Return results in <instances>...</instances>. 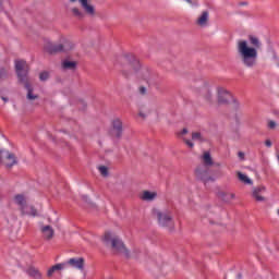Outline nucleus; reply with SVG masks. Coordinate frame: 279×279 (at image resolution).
<instances>
[{
    "mask_svg": "<svg viewBox=\"0 0 279 279\" xmlns=\"http://www.w3.org/2000/svg\"><path fill=\"white\" fill-rule=\"evenodd\" d=\"M248 43L244 39L239 40L236 50L245 66H255L258 60V49L263 47V43H260V39L254 35L248 36Z\"/></svg>",
    "mask_w": 279,
    "mask_h": 279,
    "instance_id": "nucleus-1",
    "label": "nucleus"
},
{
    "mask_svg": "<svg viewBox=\"0 0 279 279\" xmlns=\"http://www.w3.org/2000/svg\"><path fill=\"white\" fill-rule=\"evenodd\" d=\"M75 49V44L64 35H60L58 43L53 44L51 39H44V50L50 56H56V53H69Z\"/></svg>",
    "mask_w": 279,
    "mask_h": 279,
    "instance_id": "nucleus-2",
    "label": "nucleus"
},
{
    "mask_svg": "<svg viewBox=\"0 0 279 279\" xmlns=\"http://www.w3.org/2000/svg\"><path fill=\"white\" fill-rule=\"evenodd\" d=\"M107 245L111 247L113 254H118L119 256H124L125 258H130V250L123 243V240L119 238L117 234L112 232H107L106 234Z\"/></svg>",
    "mask_w": 279,
    "mask_h": 279,
    "instance_id": "nucleus-3",
    "label": "nucleus"
},
{
    "mask_svg": "<svg viewBox=\"0 0 279 279\" xmlns=\"http://www.w3.org/2000/svg\"><path fill=\"white\" fill-rule=\"evenodd\" d=\"M154 217H156L158 225L166 230H173L175 228V221H173V214L168 209H154Z\"/></svg>",
    "mask_w": 279,
    "mask_h": 279,
    "instance_id": "nucleus-4",
    "label": "nucleus"
},
{
    "mask_svg": "<svg viewBox=\"0 0 279 279\" xmlns=\"http://www.w3.org/2000/svg\"><path fill=\"white\" fill-rule=\"evenodd\" d=\"M108 136L113 143H119V140L123 138V121L121 118H113L110 121Z\"/></svg>",
    "mask_w": 279,
    "mask_h": 279,
    "instance_id": "nucleus-5",
    "label": "nucleus"
},
{
    "mask_svg": "<svg viewBox=\"0 0 279 279\" xmlns=\"http://www.w3.org/2000/svg\"><path fill=\"white\" fill-rule=\"evenodd\" d=\"M121 62L126 69H131L133 71H142L145 69V65L141 62L138 58L134 54H124L121 57Z\"/></svg>",
    "mask_w": 279,
    "mask_h": 279,
    "instance_id": "nucleus-6",
    "label": "nucleus"
},
{
    "mask_svg": "<svg viewBox=\"0 0 279 279\" xmlns=\"http://www.w3.org/2000/svg\"><path fill=\"white\" fill-rule=\"evenodd\" d=\"M217 96H218V104L228 105L233 104L236 108L239 106V101L234 99V96L225 87H217Z\"/></svg>",
    "mask_w": 279,
    "mask_h": 279,
    "instance_id": "nucleus-7",
    "label": "nucleus"
},
{
    "mask_svg": "<svg viewBox=\"0 0 279 279\" xmlns=\"http://www.w3.org/2000/svg\"><path fill=\"white\" fill-rule=\"evenodd\" d=\"M65 267H72V269H77L78 271H84L86 267V259L84 257H72L64 263Z\"/></svg>",
    "mask_w": 279,
    "mask_h": 279,
    "instance_id": "nucleus-8",
    "label": "nucleus"
},
{
    "mask_svg": "<svg viewBox=\"0 0 279 279\" xmlns=\"http://www.w3.org/2000/svg\"><path fill=\"white\" fill-rule=\"evenodd\" d=\"M0 160L4 163L9 169L14 167L19 161L16 160V156L8 150L0 151Z\"/></svg>",
    "mask_w": 279,
    "mask_h": 279,
    "instance_id": "nucleus-9",
    "label": "nucleus"
},
{
    "mask_svg": "<svg viewBox=\"0 0 279 279\" xmlns=\"http://www.w3.org/2000/svg\"><path fill=\"white\" fill-rule=\"evenodd\" d=\"M265 193H267V187H265V185H258L253 187L252 197L255 199V202H267Z\"/></svg>",
    "mask_w": 279,
    "mask_h": 279,
    "instance_id": "nucleus-10",
    "label": "nucleus"
},
{
    "mask_svg": "<svg viewBox=\"0 0 279 279\" xmlns=\"http://www.w3.org/2000/svg\"><path fill=\"white\" fill-rule=\"evenodd\" d=\"M14 204L19 206L20 213L28 214L27 211V196L25 194H16L13 198Z\"/></svg>",
    "mask_w": 279,
    "mask_h": 279,
    "instance_id": "nucleus-11",
    "label": "nucleus"
},
{
    "mask_svg": "<svg viewBox=\"0 0 279 279\" xmlns=\"http://www.w3.org/2000/svg\"><path fill=\"white\" fill-rule=\"evenodd\" d=\"M40 232L46 241H51L56 236V230L49 225H40Z\"/></svg>",
    "mask_w": 279,
    "mask_h": 279,
    "instance_id": "nucleus-12",
    "label": "nucleus"
},
{
    "mask_svg": "<svg viewBox=\"0 0 279 279\" xmlns=\"http://www.w3.org/2000/svg\"><path fill=\"white\" fill-rule=\"evenodd\" d=\"M196 173V178L198 180H202V182H204L205 184L213 181V178L210 175H208V170H205L202 167H198L195 171Z\"/></svg>",
    "mask_w": 279,
    "mask_h": 279,
    "instance_id": "nucleus-13",
    "label": "nucleus"
},
{
    "mask_svg": "<svg viewBox=\"0 0 279 279\" xmlns=\"http://www.w3.org/2000/svg\"><path fill=\"white\" fill-rule=\"evenodd\" d=\"M78 3L81 4L82 9L84 10L85 14H87V16L95 15V7L93 4H90V1L78 0Z\"/></svg>",
    "mask_w": 279,
    "mask_h": 279,
    "instance_id": "nucleus-14",
    "label": "nucleus"
},
{
    "mask_svg": "<svg viewBox=\"0 0 279 279\" xmlns=\"http://www.w3.org/2000/svg\"><path fill=\"white\" fill-rule=\"evenodd\" d=\"M156 197H158V192H151L148 190L143 191L140 195V198L143 202H154V199H156Z\"/></svg>",
    "mask_w": 279,
    "mask_h": 279,
    "instance_id": "nucleus-15",
    "label": "nucleus"
},
{
    "mask_svg": "<svg viewBox=\"0 0 279 279\" xmlns=\"http://www.w3.org/2000/svg\"><path fill=\"white\" fill-rule=\"evenodd\" d=\"M14 66L15 71H29V63L24 59H15Z\"/></svg>",
    "mask_w": 279,
    "mask_h": 279,
    "instance_id": "nucleus-16",
    "label": "nucleus"
},
{
    "mask_svg": "<svg viewBox=\"0 0 279 279\" xmlns=\"http://www.w3.org/2000/svg\"><path fill=\"white\" fill-rule=\"evenodd\" d=\"M61 66L62 69H65V71H74L75 69H77V61H71L69 59H64L61 62Z\"/></svg>",
    "mask_w": 279,
    "mask_h": 279,
    "instance_id": "nucleus-17",
    "label": "nucleus"
},
{
    "mask_svg": "<svg viewBox=\"0 0 279 279\" xmlns=\"http://www.w3.org/2000/svg\"><path fill=\"white\" fill-rule=\"evenodd\" d=\"M27 276L34 279H40L43 278V274H40V270H38L36 267L31 266L26 269Z\"/></svg>",
    "mask_w": 279,
    "mask_h": 279,
    "instance_id": "nucleus-18",
    "label": "nucleus"
},
{
    "mask_svg": "<svg viewBox=\"0 0 279 279\" xmlns=\"http://www.w3.org/2000/svg\"><path fill=\"white\" fill-rule=\"evenodd\" d=\"M196 24L199 27H206L208 25V11H204L198 19L196 20Z\"/></svg>",
    "mask_w": 279,
    "mask_h": 279,
    "instance_id": "nucleus-19",
    "label": "nucleus"
},
{
    "mask_svg": "<svg viewBox=\"0 0 279 279\" xmlns=\"http://www.w3.org/2000/svg\"><path fill=\"white\" fill-rule=\"evenodd\" d=\"M17 77L21 84H24L25 88L29 86V77L27 75V71H19L17 72Z\"/></svg>",
    "mask_w": 279,
    "mask_h": 279,
    "instance_id": "nucleus-20",
    "label": "nucleus"
},
{
    "mask_svg": "<svg viewBox=\"0 0 279 279\" xmlns=\"http://www.w3.org/2000/svg\"><path fill=\"white\" fill-rule=\"evenodd\" d=\"M64 267H66V264H64V263L56 264L54 266H52L51 268L48 269L47 276L49 278H51V276H53V274H56V271H62V269H64Z\"/></svg>",
    "mask_w": 279,
    "mask_h": 279,
    "instance_id": "nucleus-21",
    "label": "nucleus"
},
{
    "mask_svg": "<svg viewBox=\"0 0 279 279\" xmlns=\"http://www.w3.org/2000/svg\"><path fill=\"white\" fill-rule=\"evenodd\" d=\"M26 210L28 214L21 213L22 217H25V215L28 217H38V209L34 205H26Z\"/></svg>",
    "mask_w": 279,
    "mask_h": 279,
    "instance_id": "nucleus-22",
    "label": "nucleus"
},
{
    "mask_svg": "<svg viewBox=\"0 0 279 279\" xmlns=\"http://www.w3.org/2000/svg\"><path fill=\"white\" fill-rule=\"evenodd\" d=\"M202 160L205 167H213L214 161H213V157L210 156V153L205 151L202 156Z\"/></svg>",
    "mask_w": 279,
    "mask_h": 279,
    "instance_id": "nucleus-23",
    "label": "nucleus"
},
{
    "mask_svg": "<svg viewBox=\"0 0 279 279\" xmlns=\"http://www.w3.org/2000/svg\"><path fill=\"white\" fill-rule=\"evenodd\" d=\"M26 90H27L26 99H28V101H34L38 99V95H34V88H32V85H26Z\"/></svg>",
    "mask_w": 279,
    "mask_h": 279,
    "instance_id": "nucleus-24",
    "label": "nucleus"
},
{
    "mask_svg": "<svg viewBox=\"0 0 279 279\" xmlns=\"http://www.w3.org/2000/svg\"><path fill=\"white\" fill-rule=\"evenodd\" d=\"M151 110L149 109H141L137 113V117H140V119H143V121H145L147 119V117H149Z\"/></svg>",
    "mask_w": 279,
    "mask_h": 279,
    "instance_id": "nucleus-25",
    "label": "nucleus"
},
{
    "mask_svg": "<svg viewBox=\"0 0 279 279\" xmlns=\"http://www.w3.org/2000/svg\"><path fill=\"white\" fill-rule=\"evenodd\" d=\"M238 180H240V182H243V184H252L251 179H248L247 175L243 174L242 172H238Z\"/></svg>",
    "mask_w": 279,
    "mask_h": 279,
    "instance_id": "nucleus-26",
    "label": "nucleus"
},
{
    "mask_svg": "<svg viewBox=\"0 0 279 279\" xmlns=\"http://www.w3.org/2000/svg\"><path fill=\"white\" fill-rule=\"evenodd\" d=\"M203 93H204V97H205V99H207V101H213V92H210V88L205 87L203 89Z\"/></svg>",
    "mask_w": 279,
    "mask_h": 279,
    "instance_id": "nucleus-27",
    "label": "nucleus"
},
{
    "mask_svg": "<svg viewBox=\"0 0 279 279\" xmlns=\"http://www.w3.org/2000/svg\"><path fill=\"white\" fill-rule=\"evenodd\" d=\"M192 141L202 142V141H204V137L202 136V133L194 132V133H192Z\"/></svg>",
    "mask_w": 279,
    "mask_h": 279,
    "instance_id": "nucleus-28",
    "label": "nucleus"
},
{
    "mask_svg": "<svg viewBox=\"0 0 279 279\" xmlns=\"http://www.w3.org/2000/svg\"><path fill=\"white\" fill-rule=\"evenodd\" d=\"M72 13L74 14V16H77L78 19H84V13H82V11H80V9L77 8H73Z\"/></svg>",
    "mask_w": 279,
    "mask_h": 279,
    "instance_id": "nucleus-29",
    "label": "nucleus"
},
{
    "mask_svg": "<svg viewBox=\"0 0 279 279\" xmlns=\"http://www.w3.org/2000/svg\"><path fill=\"white\" fill-rule=\"evenodd\" d=\"M49 77V72H41L39 74L40 82H47V78Z\"/></svg>",
    "mask_w": 279,
    "mask_h": 279,
    "instance_id": "nucleus-30",
    "label": "nucleus"
},
{
    "mask_svg": "<svg viewBox=\"0 0 279 279\" xmlns=\"http://www.w3.org/2000/svg\"><path fill=\"white\" fill-rule=\"evenodd\" d=\"M277 126H278V124L276 123V121H274V120L268 121L269 130H276Z\"/></svg>",
    "mask_w": 279,
    "mask_h": 279,
    "instance_id": "nucleus-31",
    "label": "nucleus"
},
{
    "mask_svg": "<svg viewBox=\"0 0 279 279\" xmlns=\"http://www.w3.org/2000/svg\"><path fill=\"white\" fill-rule=\"evenodd\" d=\"M8 77H10V74H8V71L0 72V80H8Z\"/></svg>",
    "mask_w": 279,
    "mask_h": 279,
    "instance_id": "nucleus-32",
    "label": "nucleus"
},
{
    "mask_svg": "<svg viewBox=\"0 0 279 279\" xmlns=\"http://www.w3.org/2000/svg\"><path fill=\"white\" fill-rule=\"evenodd\" d=\"M98 171L101 173L104 178H106V166L98 167Z\"/></svg>",
    "mask_w": 279,
    "mask_h": 279,
    "instance_id": "nucleus-33",
    "label": "nucleus"
},
{
    "mask_svg": "<svg viewBox=\"0 0 279 279\" xmlns=\"http://www.w3.org/2000/svg\"><path fill=\"white\" fill-rule=\"evenodd\" d=\"M184 143L185 145H187V147H190V149H193V147H195V144H193L191 140H184Z\"/></svg>",
    "mask_w": 279,
    "mask_h": 279,
    "instance_id": "nucleus-34",
    "label": "nucleus"
},
{
    "mask_svg": "<svg viewBox=\"0 0 279 279\" xmlns=\"http://www.w3.org/2000/svg\"><path fill=\"white\" fill-rule=\"evenodd\" d=\"M140 95H147V88H145L144 86L140 87Z\"/></svg>",
    "mask_w": 279,
    "mask_h": 279,
    "instance_id": "nucleus-35",
    "label": "nucleus"
},
{
    "mask_svg": "<svg viewBox=\"0 0 279 279\" xmlns=\"http://www.w3.org/2000/svg\"><path fill=\"white\" fill-rule=\"evenodd\" d=\"M265 145L266 147H271V140H266Z\"/></svg>",
    "mask_w": 279,
    "mask_h": 279,
    "instance_id": "nucleus-36",
    "label": "nucleus"
},
{
    "mask_svg": "<svg viewBox=\"0 0 279 279\" xmlns=\"http://www.w3.org/2000/svg\"><path fill=\"white\" fill-rule=\"evenodd\" d=\"M3 13V0H0V14Z\"/></svg>",
    "mask_w": 279,
    "mask_h": 279,
    "instance_id": "nucleus-37",
    "label": "nucleus"
},
{
    "mask_svg": "<svg viewBox=\"0 0 279 279\" xmlns=\"http://www.w3.org/2000/svg\"><path fill=\"white\" fill-rule=\"evenodd\" d=\"M238 156H239V158H241V159H244V158H245V154L242 153V151H240V153L238 154Z\"/></svg>",
    "mask_w": 279,
    "mask_h": 279,
    "instance_id": "nucleus-38",
    "label": "nucleus"
},
{
    "mask_svg": "<svg viewBox=\"0 0 279 279\" xmlns=\"http://www.w3.org/2000/svg\"><path fill=\"white\" fill-rule=\"evenodd\" d=\"M1 99H2V101H4V104H8V101H9V98L5 96H1Z\"/></svg>",
    "mask_w": 279,
    "mask_h": 279,
    "instance_id": "nucleus-39",
    "label": "nucleus"
},
{
    "mask_svg": "<svg viewBox=\"0 0 279 279\" xmlns=\"http://www.w3.org/2000/svg\"><path fill=\"white\" fill-rule=\"evenodd\" d=\"M181 134H189V130L183 129L182 132H181Z\"/></svg>",
    "mask_w": 279,
    "mask_h": 279,
    "instance_id": "nucleus-40",
    "label": "nucleus"
},
{
    "mask_svg": "<svg viewBox=\"0 0 279 279\" xmlns=\"http://www.w3.org/2000/svg\"><path fill=\"white\" fill-rule=\"evenodd\" d=\"M185 1H186V3H190V4L193 3V0H185Z\"/></svg>",
    "mask_w": 279,
    "mask_h": 279,
    "instance_id": "nucleus-41",
    "label": "nucleus"
},
{
    "mask_svg": "<svg viewBox=\"0 0 279 279\" xmlns=\"http://www.w3.org/2000/svg\"><path fill=\"white\" fill-rule=\"evenodd\" d=\"M109 177V173H108V169L106 170V178H108Z\"/></svg>",
    "mask_w": 279,
    "mask_h": 279,
    "instance_id": "nucleus-42",
    "label": "nucleus"
},
{
    "mask_svg": "<svg viewBox=\"0 0 279 279\" xmlns=\"http://www.w3.org/2000/svg\"><path fill=\"white\" fill-rule=\"evenodd\" d=\"M231 199H234V194H230Z\"/></svg>",
    "mask_w": 279,
    "mask_h": 279,
    "instance_id": "nucleus-43",
    "label": "nucleus"
},
{
    "mask_svg": "<svg viewBox=\"0 0 279 279\" xmlns=\"http://www.w3.org/2000/svg\"><path fill=\"white\" fill-rule=\"evenodd\" d=\"M71 1V3H75V1H77V0H70Z\"/></svg>",
    "mask_w": 279,
    "mask_h": 279,
    "instance_id": "nucleus-44",
    "label": "nucleus"
},
{
    "mask_svg": "<svg viewBox=\"0 0 279 279\" xmlns=\"http://www.w3.org/2000/svg\"><path fill=\"white\" fill-rule=\"evenodd\" d=\"M238 278L241 279V275H238Z\"/></svg>",
    "mask_w": 279,
    "mask_h": 279,
    "instance_id": "nucleus-45",
    "label": "nucleus"
},
{
    "mask_svg": "<svg viewBox=\"0 0 279 279\" xmlns=\"http://www.w3.org/2000/svg\"><path fill=\"white\" fill-rule=\"evenodd\" d=\"M278 216H279V209H278Z\"/></svg>",
    "mask_w": 279,
    "mask_h": 279,
    "instance_id": "nucleus-46",
    "label": "nucleus"
},
{
    "mask_svg": "<svg viewBox=\"0 0 279 279\" xmlns=\"http://www.w3.org/2000/svg\"><path fill=\"white\" fill-rule=\"evenodd\" d=\"M278 69H279V63H278Z\"/></svg>",
    "mask_w": 279,
    "mask_h": 279,
    "instance_id": "nucleus-47",
    "label": "nucleus"
}]
</instances>
